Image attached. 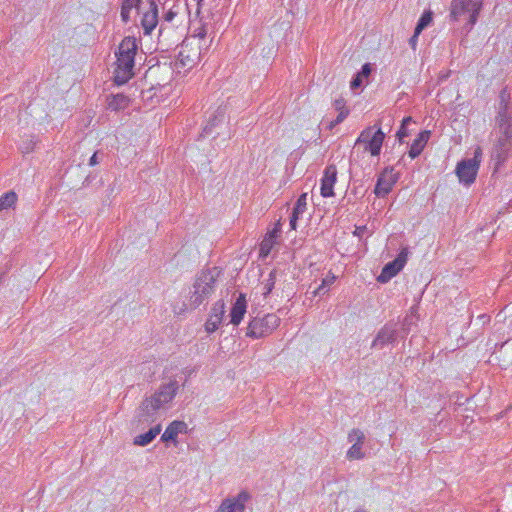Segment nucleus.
<instances>
[{"label": "nucleus", "instance_id": "nucleus-6", "mask_svg": "<svg viewBox=\"0 0 512 512\" xmlns=\"http://www.w3.org/2000/svg\"><path fill=\"white\" fill-rule=\"evenodd\" d=\"M280 322V317L275 313L254 317L248 323L246 336L253 339L266 337L279 327Z\"/></svg>", "mask_w": 512, "mask_h": 512}, {"label": "nucleus", "instance_id": "nucleus-29", "mask_svg": "<svg viewBox=\"0 0 512 512\" xmlns=\"http://www.w3.org/2000/svg\"><path fill=\"white\" fill-rule=\"evenodd\" d=\"M128 98L123 94L114 95L113 98L109 101V108L111 110H120L124 109L128 104Z\"/></svg>", "mask_w": 512, "mask_h": 512}, {"label": "nucleus", "instance_id": "nucleus-16", "mask_svg": "<svg viewBox=\"0 0 512 512\" xmlns=\"http://www.w3.org/2000/svg\"><path fill=\"white\" fill-rule=\"evenodd\" d=\"M247 312V300L243 293H240L230 310V323L238 326Z\"/></svg>", "mask_w": 512, "mask_h": 512}, {"label": "nucleus", "instance_id": "nucleus-4", "mask_svg": "<svg viewBox=\"0 0 512 512\" xmlns=\"http://www.w3.org/2000/svg\"><path fill=\"white\" fill-rule=\"evenodd\" d=\"M497 139L494 145L493 155L498 162H503L508 152L512 149V117L501 113L498 119Z\"/></svg>", "mask_w": 512, "mask_h": 512}, {"label": "nucleus", "instance_id": "nucleus-18", "mask_svg": "<svg viewBox=\"0 0 512 512\" xmlns=\"http://www.w3.org/2000/svg\"><path fill=\"white\" fill-rule=\"evenodd\" d=\"M160 408V392H155L151 399H145L140 407L143 421H149Z\"/></svg>", "mask_w": 512, "mask_h": 512}, {"label": "nucleus", "instance_id": "nucleus-17", "mask_svg": "<svg viewBox=\"0 0 512 512\" xmlns=\"http://www.w3.org/2000/svg\"><path fill=\"white\" fill-rule=\"evenodd\" d=\"M181 95V88L176 83H168L162 85V104L165 107L171 108L176 105Z\"/></svg>", "mask_w": 512, "mask_h": 512}, {"label": "nucleus", "instance_id": "nucleus-24", "mask_svg": "<svg viewBox=\"0 0 512 512\" xmlns=\"http://www.w3.org/2000/svg\"><path fill=\"white\" fill-rule=\"evenodd\" d=\"M334 107L338 111V116L336 120L331 123V127L341 123L349 114V109L346 107V103L342 98L335 100Z\"/></svg>", "mask_w": 512, "mask_h": 512}, {"label": "nucleus", "instance_id": "nucleus-40", "mask_svg": "<svg viewBox=\"0 0 512 512\" xmlns=\"http://www.w3.org/2000/svg\"><path fill=\"white\" fill-rule=\"evenodd\" d=\"M271 291V286H267V292L266 293H269Z\"/></svg>", "mask_w": 512, "mask_h": 512}, {"label": "nucleus", "instance_id": "nucleus-1", "mask_svg": "<svg viewBox=\"0 0 512 512\" xmlns=\"http://www.w3.org/2000/svg\"><path fill=\"white\" fill-rule=\"evenodd\" d=\"M202 44L194 40H184L172 63V69L178 76L187 75L201 60Z\"/></svg>", "mask_w": 512, "mask_h": 512}, {"label": "nucleus", "instance_id": "nucleus-7", "mask_svg": "<svg viewBox=\"0 0 512 512\" xmlns=\"http://www.w3.org/2000/svg\"><path fill=\"white\" fill-rule=\"evenodd\" d=\"M482 161V149L477 147L474 156L471 159H464L456 165L455 174L460 183L470 186L476 180L480 164Z\"/></svg>", "mask_w": 512, "mask_h": 512}, {"label": "nucleus", "instance_id": "nucleus-22", "mask_svg": "<svg viewBox=\"0 0 512 512\" xmlns=\"http://www.w3.org/2000/svg\"><path fill=\"white\" fill-rule=\"evenodd\" d=\"M429 138H430V131H428V130H424L418 134L417 138L411 144V147L409 150L410 158L414 159L418 155L421 154V152L423 151L424 147L426 146Z\"/></svg>", "mask_w": 512, "mask_h": 512}, {"label": "nucleus", "instance_id": "nucleus-12", "mask_svg": "<svg viewBox=\"0 0 512 512\" xmlns=\"http://www.w3.org/2000/svg\"><path fill=\"white\" fill-rule=\"evenodd\" d=\"M249 499V493L241 491L237 496L223 500L215 512H244Z\"/></svg>", "mask_w": 512, "mask_h": 512}, {"label": "nucleus", "instance_id": "nucleus-21", "mask_svg": "<svg viewBox=\"0 0 512 512\" xmlns=\"http://www.w3.org/2000/svg\"><path fill=\"white\" fill-rule=\"evenodd\" d=\"M187 424L183 421H173L162 433V441L176 442L178 434H185L187 432Z\"/></svg>", "mask_w": 512, "mask_h": 512}, {"label": "nucleus", "instance_id": "nucleus-38", "mask_svg": "<svg viewBox=\"0 0 512 512\" xmlns=\"http://www.w3.org/2000/svg\"><path fill=\"white\" fill-rule=\"evenodd\" d=\"M99 163L98 152H95L89 159V165L94 166Z\"/></svg>", "mask_w": 512, "mask_h": 512}, {"label": "nucleus", "instance_id": "nucleus-25", "mask_svg": "<svg viewBox=\"0 0 512 512\" xmlns=\"http://www.w3.org/2000/svg\"><path fill=\"white\" fill-rule=\"evenodd\" d=\"M371 74V65L366 63L362 66L361 71L356 75V77L351 81V88L356 89L360 87L363 83L364 79H367Z\"/></svg>", "mask_w": 512, "mask_h": 512}, {"label": "nucleus", "instance_id": "nucleus-11", "mask_svg": "<svg viewBox=\"0 0 512 512\" xmlns=\"http://www.w3.org/2000/svg\"><path fill=\"white\" fill-rule=\"evenodd\" d=\"M179 5H173L164 16L165 26L162 25V33L164 31L175 32L178 36H182L184 28L182 27V17L179 15Z\"/></svg>", "mask_w": 512, "mask_h": 512}, {"label": "nucleus", "instance_id": "nucleus-19", "mask_svg": "<svg viewBox=\"0 0 512 512\" xmlns=\"http://www.w3.org/2000/svg\"><path fill=\"white\" fill-rule=\"evenodd\" d=\"M178 375L165 376L162 378V403L171 401L179 388Z\"/></svg>", "mask_w": 512, "mask_h": 512}, {"label": "nucleus", "instance_id": "nucleus-14", "mask_svg": "<svg viewBox=\"0 0 512 512\" xmlns=\"http://www.w3.org/2000/svg\"><path fill=\"white\" fill-rule=\"evenodd\" d=\"M396 182L397 176L393 169H385L377 180L374 190L375 194L377 196H385L392 190Z\"/></svg>", "mask_w": 512, "mask_h": 512}, {"label": "nucleus", "instance_id": "nucleus-33", "mask_svg": "<svg viewBox=\"0 0 512 512\" xmlns=\"http://www.w3.org/2000/svg\"><path fill=\"white\" fill-rule=\"evenodd\" d=\"M411 122H412V117L408 116V117L403 118L401 126L396 134V136L400 142H402L403 139L408 136L407 125L410 124Z\"/></svg>", "mask_w": 512, "mask_h": 512}, {"label": "nucleus", "instance_id": "nucleus-20", "mask_svg": "<svg viewBox=\"0 0 512 512\" xmlns=\"http://www.w3.org/2000/svg\"><path fill=\"white\" fill-rule=\"evenodd\" d=\"M280 233V224L278 223L273 230L268 232L264 239L260 244L259 254L261 257H267L274 245L276 244V239Z\"/></svg>", "mask_w": 512, "mask_h": 512}, {"label": "nucleus", "instance_id": "nucleus-36", "mask_svg": "<svg viewBox=\"0 0 512 512\" xmlns=\"http://www.w3.org/2000/svg\"><path fill=\"white\" fill-rule=\"evenodd\" d=\"M131 10V8L125 7L123 5L121 6V18L125 23L129 21Z\"/></svg>", "mask_w": 512, "mask_h": 512}, {"label": "nucleus", "instance_id": "nucleus-2", "mask_svg": "<svg viewBox=\"0 0 512 512\" xmlns=\"http://www.w3.org/2000/svg\"><path fill=\"white\" fill-rule=\"evenodd\" d=\"M136 50L135 40L130 37L123 39L117 54L118 67L116 69L115 82L118 85L125 84L131 78Z\"/></svg>", "mask_w": 512, "mask_h": 512}, {"label": "nucleus", "instance_id": "nucleus-39", "mask_svg": "<svg viewBox=\"0 0 512 512\" xmlns=\"http://www.w3.org/2000/svg\"><path fill=\"white\" fill-rule=\"evenodd\" d=\"M416 41H417V38H414V35H413V36L411 37V39H410V43H411V45H412L413 47L415 46Z\"/></svg>", "mask_w": 512, "mask_h": 512}, {"label": "nucleus", "instance_id": "nucleus-3", "mask_svg": "<svg viewBox=\"0 0 512 512\" xmlns=\"http://www.w3.org/2000/svg\"><path fill=\"white\" fill-rule=\"evenodd\" d=\"M217 273L214 270H203L196 277L189 296L190 308H197L214 292Z\"/></svg>", "mask_w": 512, "mask_h": 512}, {"label": "nucleus", "instance_id": "nucleus-8", "mask_svg": "<svg viewBox=\"0 0 512 512\" xmlns=\"http://www.w3.org/2000/svg\"><path fill=\"white\" fill-rule=\"evenodd\" d=\"M481 8V0H452L450 16L455 21L467 16L469 24L474 25L477 22Z\"/></svg>", "mask_w": 512, "mask_h": 512}, {"label": "nucleus", "instance_id": "nucleus-31", "mask_svg": "<svg viewBox=\"0 0 512 512\" xmlns=\"http://www.w3.org/2000/svg\"><path fill=\"white\" fill-rule=\"evenodd\" d=\"M336 280V276L333 273H328L327 276L322 280L321 285L314 291L315 295L325 293L329 286H331Z\"/></svg>", "mask_w": 512, "mask_h": 512}, {"label": "nucleus", "instance_id": "nucleus-41", "mask_svg": "<svg viewBox=\"0 0 512 512\" xmlns=\"http://www.w3.org/2000/svg\"><path fill=\"white\" fill-rule=\"evenodd\" d=\"M88 181H89V177H86L85 181H84V184L88 183Z\"/></svg>", "mask_w": 512, "mask_h": 512}, {"label": "nucleus", "instance_id": "nucleus-32", "mask_svg": "<svg viewBox=\"0 0 512 512\" xmlns=\"http://www.w3.org/2000/svg\"><path fill=\"white\" fill-rule=\"evenodd\" d=\"M307 209V194L303 193L297 199V202L293 208L292 213L302 216Z\"/></svg>", "mask_w": 512, "mask_h": 512}, {"label": "nucleus", "instance_id": "nucleus-15", "mask_svg": "<svg viewBox=\"0 0 512 512\" xmlns=\"http://www.w3.org/2000/svg\"><path fill=\"white\" fill-rule=\"evenodd\" d=\"M158 24V6L155 0H149V11L142 17L141 25L145 35H149Z\"/></svg>", "mask_w": 512, "mask_h": 512}, {"label": "nucleus", "instance_id": "nucleus-9", "mask_svg": "<svg viewBox=\"0 0 512 512\" xmlns=\"http://www.w3.org/2000/svg\"><path fill=\"white\" fill-rule=\"evenodd\" d=\"M408 249L403 248L398 256L391 262H388L383 268L377 281L380 283H387L393 277H395L406 265L408 260Z\"/></svg>", "mask_w": 512, "mask_h": 512}, {"label": "nucleus", "instance_id": "nucleus-5", "mask_svg": "<svg viewBox=\"0 0 512 512\" xmlns=\"http://www.w3.org/2000/svg\"><path fill=\"white\" fill-rule=\"evenodd\" d=\"M385 139V134L380 127L369 126L361 131L355 141V148L361 149L363 153L371 156H378Z\"/></svg>", "mask_w": 512, "mask_h": 512}, {"label": "nucleus", "instance_id": "nucleus-42", "mask_svg": "<svg viewBox=\"0 0 512 512\" xmlns=\"http://www.w3.org/2000/svg\"><path fill=\"white\" fill-rule=\"evenodd\" d=\"M355 512H365V511H361V510H359V511H355Z\"/></svg>", "mask_w": 512, "mask_h": 512}, {"label": "nucleus", "instance_id": "nucleus-13", "mask_svg": "<svg viewBox=\"0 0 512 512\" xmlns=\"http://www.w3.org/2000/svg\"><path fill=\"white\" fill-rule=\"evenodd\" d=\"M337 182V168L335 165H329L325 168L320 186V194L324 198L334 196V186Z\"/></svg>", "mask_w": 512, "mask_h": 512}, {"label": "nucleus", "instance_id": "nucleus-23", "mask_svg": "<svg viewBox=\"0 0 512 512\" xmlns=\"http://www.w3.org/2000/svg\"><path fill=\"white\" fill-rule=\"evenodd\" d=\"M160 433V423L156 424L149 431L144 434L138 435L134 438V445L145 446L152 442V440Z\"/></svg>", "mask_w": 512, "mask_h": 512}, {"label": "nucleus", "instance_id": "nucleus-28", "mask_svg": "<svg viewBox=\"0 0 512 512\" xmlns=\"http://www.w3.org/2000/svg\"><path fill=\"white\" fill-rule=\"evenodd\" d=\"M431 22H432V13L430 11L424 12L421 15V17L416 25V28L414 31V38H418L420 33L423 31V29L426 28Z\"/></svg>", "mask_w": 512, "mask_h": 512}, {"label": "nucleus", "instance_id": "nucleus-34", "mask_svg": "<svg viewBox=\"0 0 512 512\" xmlns=\"http://www.w3.org/2000/svg\"><path fill=\"white\" fill-rule=\"evenodd\" d=\"M364 457V453L362 450H348L346 454V458L350 461L361 459Z\"/></svg>", "mask_w": 512, "mask_h": 512}, {"label": "nucleus", "instance_id": "nucleus-27", "mask_svg": "<svg viewBox=\"0 0 512 512\" xmlns=\"http://www.w3.org/2000/svg\"><path fill=\"white\" fill-rule=\"evenodd\" d=\"M206 36L207 27L200 21L198 22L197 26H194L191 36L186 40L198 41L201 44V42L205 40Z\"/></svg>", "mask_w": 512, "mask_h": 512}, {"label": "nucleus", "instance_id": "nucleus-10", "mask_svg": "<svg viewBox=\"0 0 512 512\" xmlns=\"http://www.w3.org/2000/svg\"><path fill=\"white\" fill-rule=\"evenodd\" d=\"M225 303L222 300L216 301L208 315L204 324L205 332L208 334L214 333L221 325L225 315Z\"/></svg>", "mask_w": 512, "mask_h": 512}, {"label": "nucleus", "instance_id": "nucleus-30", "mask_svg": "<svg viewBox=\"0 0 512 512\" xmlns=\"http://www.w3.org/2000/svg\"><path fill=\"white\" fill-rule=\"evenodd\" d=\"M364 433L359 429H354L348 434V442L351 444L350 448H358L363 444Z\"/></svg>", "mask_w": 512, "mask_h": 512}, {"label": "nucleus", "instance_id": "nucleus-26", "mask_svg": "<svg viewBox=\"0 0 512 512\" xmlns=\"http://www.w3.org/2000/svg\"><path fill=\"white\" fill-rule=\"evenodd\" d=\"M17 201V194L14 191H8L0 196V212L13 207Z\"/></svg>", "mask_w": 512, "mask_h": 512}, {"label": "nucleus", "instance_id": "nucleus-35", "mask_svg": "<svg viewBox=\"0 0 512 512\" xmlns=\"http://www.w3.org/2000/svg\"><path fill=\"white\" fill-rule=\"evenodd\" d=\"M139 4H140V0H123V2H122L123 6L131 8V9L135 7L138 10L140 9Z\"/></svg>", "mask_w": 512, "mask_h": 512}, {"label": "nucleus", "instance_id": "nucleus-37", "mask_svg": "<svg viewBox=\"0 0 512 512\" xmlns=\"http://www.w3.org/2000/svg\"><path fill=\"white\" fill-rule=\"evenodd\" d=\"M299 217H300L299 215L292 213V215L290 217V223H289L290 228L292 230H295L297 228V221H298Z\"/></svg>", "mask_w": 512, "mask_h": 512}]
</instances>
